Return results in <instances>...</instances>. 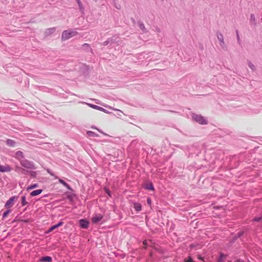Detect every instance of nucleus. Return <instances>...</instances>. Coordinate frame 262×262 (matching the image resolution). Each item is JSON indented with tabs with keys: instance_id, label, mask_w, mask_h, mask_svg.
Masks as SVG:
<instances>
[{
	"instance_id": "a878e982",
	"label": "nucleus",
	"mask_w": 262,
	"mask_h": 262,
	"mask_svg": "<svg viewBox=\"0 0 262 262\" xmlns=\"http://www.w3.org/2000/svg\"><path fill=\"white\" fill-rule=\"evenodd\" d=\"M48 31H49V33H53L55 31V28H50V29H48Z\"/></svg>"
},
{
	"instance_id": "aec40b11",
	"label": "nucleus",
	"mask_w": 262,
	"mask_h": 262,
	"mask_svg": "<svg viewBox=\"0 0 262 262\" xmlns=\"http://www.w3.org/2000/svg\"><path fill=\"white\" fill-rule=\"evenodd\" d=\"M86 134L90 137H94L95 136V134L92 131H88Z\"/></svg>"
},
{
	"instance_id": "f257e3e1",
	"label": "nucleus",
	"mask_w": 262,
	"mask_h": 262,
	"mask_svg": "<svg viewBox=\"0 0 262 262\" xmlns=\"http://www.w3.org/2000/svg\"><path fill=\"white\" fill-rule=\"evenodd\" d=\"M78 32L75 31L71 30H68L63 32L61 35V39L62 40H66L69 38L76 35Z\"/></svg>"
},
{
	"instance_id": "393cba45",
	"label": "nucleus",
	"mask_w": 262,
	"mask_h": 262,
	"mask_svg": "<svg viewBox=\"0 0 262 262\" xmlns=\"http://www.w3.org/2000/svg\"><path fill=\"white\" fill-rule=\"evenodd\" d=\"M139 27L142 30H144L145 29V26L143 23H141L139 25Z\"/></svg>"
},
{
	"instance_id": "b1692460",
	"label": "nucleus",
	"mask_w": 262,
	"mask_h": 262,
	"mask_svg": "<svg viewBox=\"0 0 262 262\" xmlns=\"http://www.w3.org/2000/svg\"><path fill=\"white\" fill-rule=\"evenodd\" d=\"M146 188L147 189L154 190V187L151 184H149V185H147Z\"/></svg>"
},
{
	"instance_id": "7ed1b4c3",
	"label": "nucleus",
	"mask_w": 262,
	"mask_h": 262,
	"mask_svg": "<svg viewBox=\"0 0 262 262\" xmlns=\"http://www.w3.org/2000/svg\"><path fill=\"white\" fill-rule=\"evenodd\" d=\"M15 199V196H12L10 198L6 203L5 205V207L7 208H10L12 207L14 205V202Z\"/></svg>"
},
{
	"instance_id": "2f4dec72",
	"label": "nucleus",
	"mask_w": 262,
	"mask_h": 262,
	"mask_svg": "<svg viewBox=\"0 0 262 262\" xmlns=\"http://www.w3.org/2000/svg\"><path fill=\"white\" fill-rule=\"evenodd\" d=\"M236 262H243V261H241V260H237Z\"/></svg>"
},
{
	"instance_id": "9b49d317",
	"label": "nucleus",
	"mask_w": 262,
	"mask_h": 262,
	"mask_svg": "<svg viewBox=\"0 0 262 262\" xmlns=\"http://www.w3.org/2000/svg\"><path fill=\"white\" fill-rule=\"evenodd\" d=\"M52 260V258L50 256H44V257H42L40 259V261H42V262H51Z\"/></svg>"
},
{
	"instance_id": "20e7f679",
	"label": "nucleus",
	"mask_w": 262,
	"mask_h": 262,
	"mask_svg": "<svg viewBox=\"0 0 262 262\" xmlns=\"http://www.w3.org/2000/svg\"><path fill=\"white\" fill-rule=\"evenodd\" d=\"M103 218V215L101 214L94 215L92 218V221L93 223L96 224L100 222Z\"/></svg>"
},
{
	"instance_id": "c756f323",
	"label": "nucleus",
	"mask_w": 262,
	"mask_h": 262,
	"mask_svg": "<svg viewBox=\"0 0 262 262\" xmlns=\"http://www.w3.org/2000/svg\"><path fill=\"white\" fill-rule=\"evenodd\" d=\"M146 244H147V242L146 241H144L143 242V245H144V247L145 248L146 246Z\"/></svg>"
},
{
	"instance_id": "423d86ee",
	"label": "nucleus",
	"mask_w": 262,
	"mask_h": 262,
	"mask_svg": "<svg viewBox=\"0 0 262 262\" xmlns=\"http://www.w3.org/2000/svg\"><path fill=\"white\" fill-rule=\"evenodd\" d=\"M21 164L23 166L28 168H32L33 166V165L32 163L27 160H24L21 161Z\"/></svg>"
},
{
	"instance_id": "6ab92c4d",
	"label": "nucleus",
	"mask_w": 262,
	"mask_h": 262,
	"mask_svg": "<svg viewBox=\"0 0 262 262\" xmlns=\"http://www.w3.org/2000/svg\"><path fill=\"white\" fill-rule=\"evenodd\" d=\"M21 200H21L22 206H25L27 204V202L26 201V198H25V196L22 197V199Z\"/></svg>"
},
{
	"instance_id": "7c9ffc66",
	"label": "nucleus",
	"mask_w": 262,
	"mask_h": 262,
	"mask_svg": "<svg viewBox=\"0 0 262 262\" xmlns=\"http://www.w3.org/2000/svg\"><path fill=\"white\" fill-rule=\"evenodd\" d=\"M106 192L110 196V192L108 189L106 190Z\"/></svg>"
},
{
	"instance_id": "2eb2a0df",
	"label": "nucleus",
	"mask_w": 262,
	"mask_h": 262,
	"mask_svg": "<svg viewBox=\"0 0 262 262\" xmlns=\"http://www.w3.org/2000/svg\"><path fill=\"white\" fill-rule=\"evenodd\" d=\"M15 157L18 159L23 158V153L21 151H17L15 154Z\"/></svg>"
},
{
	"instance_id": "0eeeda50",
	"label": "nucleus",
	"mask_w": 262,
	"mask_h": 262,
	"mask_svg": "<svg viewBox=\"0 0 262 262\" xmlns=\"http://www.w3.org/2000/svg\"><path fill=\"white\" fill-rule=\"evenodd\" d=\"M63 223L62 222H60L57 224L54 225L52 226L51 228H49L48 231L47 232V233H50L52 231H53L54 230L56 229V228L61 226L63 225Z\"/></svg>"
},
{
	"instance_id": "1a4fd4ad",
	"label": "nucleus",
	"mask_w": 262,
	"mask_h": 262,
	"mask_svg": "<svg viewBox=\"0 0 262 262\" xmlns=\"http://www.w3.org/2000/svg\"><path fill=\"white\" fill-rule=\"evenodd\" d=\"M11 170V168L9 166H0V172H9Z\"/></svg>"
},
{
	"instance_id": "f8f14e48",
	"label": "nucleus",
	"mask_w": 262,
	"mask_h": 262,
	"mask_svg": "<svg viewBox=\"0 0 262 262\" xmlns=\"http://www.w3.org/2000/svg\"><path fill=\"white\" fill-rule=\"evenodd\" d=\"M217 38L220 41V43L221 46H223L224 45V38L222 34H220L217 35Z\"/></svg>"
},
{
	"instance_id": "cd10ccee",
	"label": "nucleus",
	"mask_w": 262,
	"mask_h": 262,
	"mask_svg": "<svg viewBox=\"0 0 262 262\" xmlns=\"http://www.w3.org/2000/svg\"><path fill=\"white\" fill-rule=\"evenodd\" d=\"M224 257V255L223 254H221L220 258L218 260V262H221L222 259Z\"/></svg>"
},
{
	"instance_id": "bb28decb",
	"label": "nucleus",
	"mask_w": 262,
	"mask_h": 262,
	"mask_svg": "<svg viewBox=\"0 0 262 262\" xmlns=\"http://www.w3.org/2000/svg\"><path fill=\"white\" fill-rule=\"evenodd\" d=\"M185 262H193V261L191 257H189L187 259L185 260Z\"/></svg>"
},
{
	"instance_id": "f3484780",
	"label": "nucleus",
	"mask_w": 262,
	"mask_h": 262,
	"mask_svg": "<svg viewBox=\"0 0 262 262\" xmlns=\"http://www.w3.org/2000/svg\"><path fill=\"white\" fill-rule=\"evenodd\" d=\"M76 2L78 5L79 9L82 11L83 10V5L80 0H76Z\"/></svg>"
},
{
	"instance_id": "c85d7f7f",
	"label": "nucleus",
	"mask_w": 262,
	"mask_h": 262,
	"mask_svg": "<svg viewBox=\"0 0 262 262\" xmlns=\"http://www.w3.org/2000/svg\"><path fill=\"white\" fill-rule=\"evenodd\" d=\"M147 204L148 205H151V199L148 198L147 200Z\"/></svg>"
},
{
	"instance_id": "412c9836",
	"label": "nucleus",
	"mask_w": 262,
	"mask_h": 262,
	"mask_svg": "<svg viewBox=\"0 0 262 262\" xmlns=\"http://www.w3.org/2000/svg\"><path fill=\"white\" fill-rule=\"evenodd\" d=\"M248 66L252 70H254L255 69V66L251 62H248Z\"/></svg>"
},
{
	"instance_id": "72a5a7b5",
	"label": "nucleus",
	"mask_w": 262,
	"mask_h": 262,
	"mask_svg": "<svg viewBox=\"0 0 262 262\" xmlns=\"http://www.w3.org/2000/svg\"><path fill=\"white\" fill-rule=\"evenodd\" d=\"M49 173H50L51 175H52V176L53 175L52 173H51L50 172H49Z\"/></svg>"
},
{
	"instance_id": "9d476101",
	"label": "nucleus",
	"mask_w": 262,
	"mask_h": 262,
	"mask_svg": "<svg viewBox=\"0 0 262 262\" xmlns=\"http://www.w3.org/2000/svg\"><path fill=\"white\" fill-rule=\"evenodd\" d=\"M42 192V189H37L32 191L30 193L31 196H34L40 194Z\"/></svg>"
},
{
	"instance_id": "39448f33",
	"label": "nucleus",
	"mask_w": 262,
	"mask_h": 262,
	"mask_svg": "<svg viewBox=\"0 0 262 262\" xmlns=\"http://www.w3.org/2000/svg\"><path fill=\"white\" fill-rule=\"evenodd\" d=\"M79 224L81 228L87 229L89 227V222L84 219H81L79 221Z\"/></svg>"
},
{
	"instance_id": "dca6fc26",
	"label": "nucleus",
	"mask_w": 262,
	"mask_h": 262,
	"mask_svg": "<svg viewBox=\"0 0 262 262\" xmlns=\"http://www.w3.org/2000/svg\"><path fill=\"white\" fill-rule=\"evenodd\" d=\"M7 144L9 145V146H14L15 145V142L12 140H11V139H8L7 141Z\"/></svg>"
},
{
	"instance_id": "4468645a",
	"label": "nucleus",
	"mask_w": 262,
	"mask_h": 262,
	"mask_svg": "<svg viewBox=\"0 0 262 262\" xmlns=\"http://www.w3.org/2000/svg\"><path fill=\"white\" fill-rule=\"evenodd\" d=\"M59 182L60 183H61V184H62L63 186H64L65 187H66L69 190H71V188L70 187V186L69 185V184H68L65 181H64L62 179H59Z\"/></svg>"
},
{
	"instance_id": "f03ea898",
	"label": "nucleus",
	"mask_w": 262,
	"mask_h": 262,
	"mask_svg": "<svg viewBox=\"0 0 262 262\" xmlns=\"http://www.w3.org/2000/svg\"><path fill=\"white\" fill-rule=\"evenodd\" d=\"M192 118L200 124H207L208 123L207 120L201 115L193 114Z\"/></svg>"
},
{
	"instance_id": "4be33fe9",
	"label": "nucleus",
	"mask_w": 262,
	"mask_h": 262,
	"mask_svg": "<svg viewBox=\"0 0 262 262\" xmlns=\"http://www.w3.org/2000/svg\"><path fill=\"white\" fill-rule=\"evenodd\" d=\"M10 211H11L10 210H8L4 212L3 215V217H6L8 215V214L10 212Z\"/></svg>"
},
{
	"instance_id": "6e6552de",
	"label": "nucleus",
	"mask_w": 262,
	"mask_h": 262,
	"mask_svg": "<svg viewBox=\"0 0 262 262\" xmlns=\"http://www.w3.org/2000/svg\"><path fill=\"white\" fill-rule=\"evenodd\" d=\"M88 105L92 108H94V109H95L97 110H99L100 111H102L104 113H106V110L104 108H103V107H101L100 106H99L98 105H96L94 104H88Z\"/></svg>"
},
{
	"instance_id": "5701e85b",
	"label": "nucleus",
	"mask_w": 262,
	"mask_h": 262,
	"mask_svg": "<svg viewBox=\"0 0 262 262\" xmlns=\"http://www.w3.org/2000/svg\"><path fill=\"white\" fill-rule=\"evenodd\" d=\"M254 220L256 222L262 223V216L261 217H255Z\"/></svg>"
},
{
	"instance_id": "ddd939ff",
	"label": "nucleus",
	"mask_w": 262,
	"mask_h": 262,
	"mask_svg": "<svg viewBox=\"0 0 262 262\" xmlns=\"http://www.w3.org/2000/svg\"><path fill=\"white\" fill-rule=\"evenodd\" d=\"M134 207L135 209L137 211H140L142 208L141 205L138 203H135L134 204Z\"/></svg>"
},
{
	"instance_id": "a211bd4d",
	"label": "nucleus",
	"mask_w": 262,
	"mask_h": 262,
	"mask_svg": "<svg viewBox=\"0 0 262 262\" xmlns=\"http://www.w3.org/2000/svg\"><path fill=\"white\" fill-rule=\"evenodd\" d=\"M37 187H38L37 184H32V185H31L30 186H29L28 187L27 190L32 189L33 188H36Z\"/></svg>"
},
{
	"instance_id": "473e14b6",
	"label": "nucleus",
	"mask_w": 262,
	"mask_h": 262,
	"mask_svg": "<svg viewBox=\"0 0 262 262\" xmlns=\"http://www.w3.org/2000/svg\"><path fill=\"white\" fill-rule=\"evenodd\" d=\"M199 258L200 259H202V258L201 257H200V256L199 257Z\"/></svg>"
}]
</instances>
